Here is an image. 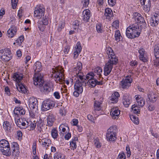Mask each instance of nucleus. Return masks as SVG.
I'll list each match as a JSON object with an SVG mask.
<instances>
[{"label":"nucleus","instance_id":"f257e3e1","mask_svg":"<svg viewBox=\"0 0 159 159\" xmlns=\"http://www.w3.org/2000/svg\"><path fill=\"white\" fill-rule=\"evenodd\" d=\"M106 50L109 59L105 66L104 72V75L105 76H107L111 72L113 65H116L118 63V59L115 55L113 50L111 48H107Z\"/></svg>","mask_w":159,"mask_h":159},{"label":"nucleus","instance_id":"f03ea898","mask_svg":"<svg viewBox=\"0 0 159 159\" xmlns=\"http://www.w3.org/2000/svg\"><path fill=\"white\" fill-rule=\"evenodd\" d=\"M33 80L34 85L39 87L41 92L48 93L51 91V85L49 83L44 81L43 76L40 74H35Z\"/></svg>","mask_w":159,"mask_h":159},{"label":"nucleus","instance_id":"7ed1b4c3","mask_svg":"<svg viewBox=\"0 0 159 159\" xmlns=\"http://www.w3.org/2000/svg\"><path fill=\"white\" fill-rule=\"evenodd\" d=\"M140 31L139 25L137 23H135L127 28L126 31V36L130 39L137 37L140 35Z\"/></svg>","mask_w":159,"mask_h":159},{"label":"nucleus","instance_id":"20e7f679","mask_svg":"<svg viewBox=\"0 0 159 159\" xmlns=\"http://www.w3.org/2000/svg\"><path fill=\"white\" fill-rule=\"evenodd\" d=\"M10 50L8 48L0 50V59L2 61L7 62L12 58Z\"/></svg>","mask_w":159,"mask_h":159},{"label":"nucleus","instance_id":"39448f33","mask_svg":"<svg viewBox=\"0 0 159 159\" xmlns=\"http://www.w3.org/2000/svg\"><path fill=\"white\" fill-rule=\"evenodd\" d=\"M45 8L43 6H37L34 9V16L38 19L41 18L44 15Z\"/></svg>","mask_w":159,"mask_h":159},{"label":"nucleus","instance_id":"423d86ee","mask_svg":"<svg viewBox=\"0 0 159 159\" xmlns=\"http://www.w3.org/2000/svg\"><path fill=\"white\" fill-rule=\"evenodd\" d=\"M60 71V70L55 71L53 74L54 76L56 78V81L57 82L61 84L65 82L67 85H68L69 84V81L63 79V75L62 73Z\"/></svg>","mask_w":159,"mask_h":159},{"label":"nucleus","instance_id":"0eeeda50","mask_svg":"<svg viewBox=\"0 0 159 159\" xmlns=\"http://www.w3.org/2000/svg\"><path fill=\"white\" fill-rule=\"evenodd\" d=\"M55 105L53 102L49 100H46L42 103L41 110L43 111H46L53 107Z\"/></svg>","mask_w":159,"mask_h":159},{"label":"nucleus","instance_id":"6e6552de","mask_svg":"<svg viewBox=\"0 0 159 159\" xmlns=\"http://www.w3.org/2000/svg\"><path fill=\"white\" fill-rule=\"evenodd\" d=\"M130 77L127 76L123 79L120 82V86L123 89H127L130 86L132 82V79Z\"/></svg>","mask_w":159,"mask_h":159},{"label":"nucleus","instance_id":"1a4fd4ad","mask_svg":"<svg viewBox=\"0 0 159 159\" xmlns=\"http://www.w3.org/2000/svg\"><path fill=\"white\" fill-rule=\"evenodd\" d=\"M83 86L82 84L80 83L79 80L76 82L74 85L75 91L73 93L75 96L78 97L80 94L82 93L83 91Z\"/></svg>","mask_w":159,"mask_h":159},{"label":"nucleus","instance_id":"9d476101","mask_svg":"<svg viewBox=\"0 0 159 159\" xmlns=\"http://www.w3.org/2000/svg\"><path fill=\"white\" fill-rule=\"evenodd\" d=\"M133 18L135 21H137V23H138L142 24L140 26L145 27L146 25V23L143 17L141 15L137 12H135L133 14Z\"/></svg>","mask_w":159,"mask_h":159},{"label":"nucleus","instance_id":"9b49d317","mask_svg":"<svg viewBox=\"0 0 159 159\" xmlns=\"http://www.w3.org/2000/svg\"><path fill=\"white\" fill-rule=\"evenodd\" d=\"M11 151L13 156H17L19 154V147L18 143L16 142H13L11 144Z\"/></svg>","mask_w":159,"mask_h":159},{"label":"nucleus","instance_id":"f8f14e48","mask_svg":"<svg viewBox=\"0 0 159 159\" xmlns=\"http://www.w3.org/2000/svg\"><path fill=\"white\" fill-rule=\"evenodd\" d=\"M29 106L31 109H37L38 107V101L37 99L31 97L29 99Z\"/></svg>","mask_w":159,"mask_h":159},{"label":"nucleus","instance_id":"ddd939ff","mask_svg":"<svg viewBox=\"0 0 159 159\" xmlns=\"http://www.w3.org/2000/svg\"><path fill=\"white\" fill-rule=\"evenodd\" d=\"M150 24L152 26H155L158 24L159 21V14L155 13L150 19Z\"/></svg>","mask_w":159,"mask_h":159},{"label":"nucleus","instance_id":"4468645a","mask_svg":"<svg viewBox=\"0 0 159 159\" xmlns=\"http://www.w3.org/2000/svg\"><path fill=\"white\" fill-rule=\"evenodd\" d=\"M131 98L129 95L127 93L124 94L123 97V103L124 106L128 107L131 102Z\"/></svg>","mask_w":159,"mask_h":159},{"label":"nucleus","instance_id":"2eb2a0df","mask_svg":"<svg viewBox=\"0 0 159 159\" xmlns=\"http://www.w3.org/2000/svg\"><path fill=\"white\" fill-rule=\"evenodd\" d=\"M78 73H76L78 79L76 81V82L79 81L80 83L82 84L84 86H86V80L85 78V76L83 75V74L78 70Z\"/></svg>","mask_w":159,"mask_h":159},{"label":"nucleus","instance_id":"dca6fc26","mask_svg":"<svg viewBox=\"0 0 159 159\" xmlns=\"http://www.w3.org/2000/svg\"><path fill=\"white\" fill-rule=\"evenodd\" d=\"M48 125L51 126L53 125V123L56 120L55 116L52 113H49L47 118Z\"/></svg>","mask_w":159,"mask_h":159},{"label":"nucleus","instance_id":"f3484780","mask_svg":"<svg viewBox=\"0 0 159 159\" xmlns=\"http://www.w3.org/2000/svg\"><path fill=\"white\" fill-rule=\"evenodd\" d=\"M94 76H96L98 79H101L102 80L103 78L102 77V70L101 67L98 66L95 68L94 70Z\"/></svg>","mask_w":159,"mask_h":159},{"label":"nucleus","instance_id":"a211bd4d","mask_svg":"<svg viewBox=\"0 0 159 159\" xmlns=\"http://www.w3.org/2000/svg\"><path fill=\"white\" fill-rule=\"evenodd\" d=\"M75 51L74 53V59H76L80 53L82 49V48L80 42H77L75 48Z\"/></svg>","mask_w":159,"mask_h":159},{"label":"nucleus","instance_id":"6ab92c4d","mask_svg":"<svg viewBox=\"0 0 159 159\" xmlns=\"http://www.w3.org/2000/svg\"><path fill=\"white\" fill-rule=\"evenodd\" d=\"M16 27L14 25H12L7 30V34L9 37L12 38L16 34Z\"/></svg>","mask_w":159,"mask_h":159},{"label":"nucleus","instance_id":"aec40b11","mask_svg":"<svg viewBox=\"0 0 159 159\" xmlns=\"http://www.w3.org/2000/svg\"><path fill=\"white\" fill-rule=\"evenodd\" d=\"M120 111L116 108L111 109L110 115L113 119H117L119 116Z\"/></svg>","mask_w":159,"mask_h":159},{"label":"nucleus","instance_id":"412c9836","mask_svg":"<svg viewBox=\"0 0 159 159\" xmlns=\"http://www.w3.org/2000/svg\"><path fill=\"white\" fill-rule=\"evenodd\" d=\"M83 20L85 22L89 21L90 17V11L89 9L84 10L83 12Z\"/></svg>","mask_w":159,"mask_h":159},{"label":"nucleus","instance_id":"4be33fe9","mask_svg":"<svg viewBox=\"0 0 159 159\" xmlns=\"http://www.w3.org/2000/svg\"><path fill=\"white\" fill-rule=\"evenodd\" d=\"M15 114L18 116L20 114L21 115H23L25 113V110L22 107H16L14 111Z\"/></svg>","mask_w":159,"mask_h":159},{"label":"nucleus","instance_id":"5701e85b","mask_svg":"<svg viewBox=\"0 0 159 159\" xmlns=\"http://www.w3.org/2000/svg\"><path fill=\"white\" fill-rule=\"evenodd\" d=\"M138 52L140 54L139 59L140 60L144 62H147L148 61L147 58L144 57L145 52L144 49L142 48H141L139 50Z\"/></svg>","mask_w":159,"mask_h":159},{"label":"nucleus","instance_id":"b1692460","mask_svg":"<svg viewBox=\"0 0 159 159\" xmlns=\"http://www.w3.org/2000/svg\"><path fill=\"white\" fill-rule=\"evenodd\" d=\"M15 122L17 125L20 128L25 129L28 126V125L26 124V123L23 122L22 119L21 120L19 119L15 120Z\"/></svg>","mask_w":159,"mask_h":159},{"label":"nucleus","instance_id":"393cba45","mask_svg":"<svg viewBox=\"0 0 159 159\" xmlns=\"http://www.w3.org/2000/svg\"><path fill=\"white\" fill-rule=\"evenodd\" d=\"M3 129L6 131L10 132L11 130H13L11 126V123L7 121L3 122Z\"/></svg>","mask_w":159,"mask_h":159},{"label":"nucleus","instance_id":"a878e982","mask_svg":"<svg viewBox=\"0 0 159 159\" xmlns=\"http://www.w3.org/2000/svg\"><path fill=\"white\" fill-rule=\"evenodd\" d=\"M13 80L17 82L20 83V82L23 78V75L19 72H16L13 75Z\"/></svg>","mask_w":159,"mask_h":159},{"label":"nucleus","instance_id":"bb28decb","mask_svg":"<svg viewBox=\"0 0 159 159\" xmlns=\"http://www.w3.org/2000/svg\"><path fill=\"white\" fill-rule=\"evenodd\" d=\"M34 69L35 73L34 74H37L36 72H39L42 69V66L41 63L39 61H37L34 64L33 66ZM38 74H39V73Z\"/></svg>","mask_w":159,"mask_h":159},{"label":"nucleus","instance_id":"cd10ccee","mask_svg":"<svg viewBox=\"0 0 159 159\" xmlns=\"http://www.w3.org/2000/svg\"><path fill=\"white\" fill-rule=\"evenodd\" d=\"M0 150L2 152V154L7 156H9L11 154L10 147L4 148H0Z\"/></svg>","mask_w":159,"mask_h":159},{"label":"nucleus","instance_id":"c85d7f7f","mask_svg":"<svg viewBox=\"0 0 159 159\" xmlns=\"http://www.w3.org/2000/svg\"><path fill=\"white\" fill-rule=\"evenodd\" d=\"M120 97V94L117 92H115L114 93L112 94L110 98V100L112 101L113 103L117 102L118 100V98Z\"/></svg>","mask_w":159,"mask_h":159},{"label":"nucleus","instance_id":"c756f323","mask_svg":"<svg viewBox=\"0 0 159 159\" xmlns=\"http://www.w3.org/2000/svg\"><path fill=\"white\" fill-rule=\"evenodd\" d=\"M102 102L100 101H99L98 100H96L95 101L94 103V110L96 111H100L101 110L102 107L101 105L102 104Z\"/></svg>","mask_w":159,"mask_h":159},{"label":"nucleus","instance_id":"7c9ffc66","mask_svg":"<svg viewBox=\"0 0 159 159\" xmlns=\"http://www.w3.org/2000/svg\"><path fill=\"white\" fill-rule=\"evenodd\" d=\"M17 89L20 92L25 93L26 92V89L25 86L21 83H19L18 86H17Z\"/></svg>","mask_w":159,"mask_h":159},{"label":"nucleus","instance_id":"2f4dec72","mask_svg":"<svg viewBox=\"0 0 159 159\" xmlns=\"http://www.w3.org/2000/svg\"><path fill=\"white\" fill-rule=\"evenodd\" d=\"M158 95L156 93H152L148 96L150 101L152 102H155L157 99Z\"/></svg>","mask_w":159,"mask_h":159},{"label":"nucleus","instance_id":"473e14b6","mask_svg":"<svg viewBox=\"0 0 159 159\" xmlns=\"http://www.w3.org/2000/svg\"><path fill=\"white\" fill-rule=\"evenodd\" d=\"M153 53L156 59L159 58V44L156 45L154 47Z\"/></svg>","mask_w":159,"mask_h":159},{"label":"nucleus","instance_id":"72a5a7b5","mask_svg":"<svg viewBox=\"0 0 159 159\" xmlns=\"http://www.w3.org/2000/svg\"><path fill=\"white\" fill-rule=\"evenodd\" d=\"M106 137L107 140L111 141H114L117 139L116 134H113L109 133H107Z\"/></svg>","mask_w":159,"mask_h":159},{"label":"nucleus","instance_id":"f704fd0d","mask_svg":"<svg viewBox=\"0 0 159 159\" xmlns=\"http://www.w3.org/2000/svg\"><path fill=\"white\" fill-rule=\"evenodd\" d=\"M131 109L135 114H140V108L138 107L137 104L133 105L132 106Z\"/></svg>","mask_w":159,"mask_h":159},{"label":"nucleus","instance_id":"c9c22d12","mask_svg":"<svg viewBox=\"0 0 159 159\" xmlns=\"http://www.w3.org/2000/svg\"><path fill=\"white\" fill-rule=\"evenodd\" d=\"M10 146L8 142L5 139H2L0 141V148H4Z\"/></svg>","mask_w":159,"mask_h":159},{"label":"nucleus","instance_id":"e433bc0d","mask_svg":"<svg viewBox=\"0 0 159 159\" xmlns=\"http://www.w3.org/2000/svg\"><path fill=\"white\" fill-rule=\"evenodd\" d=\"M104 15L107 17H109L110 18L113 16V13L112 10L109 8L105 9Z\"/></svg>","mask_w":159,"mask_h":159},{"label":"nucleus","instance_id":"4c0bfd02","mask_svg":"<svg viewBox=\"0 0 159 159\" xmlns=\"http://www.w3.org/2000/svg\"><path fill=\"white\" fill-rule=\"evenodd\" d=\"M41 142L43 147L47 148L49 146V144H50L51 141L48 139H42Z\"/></svg>","mask_w":159,"mask_h":159},{"label":"nucleus","instance_id":"58836bf2","mask_svg":"<svg viewBox=\"0 0 159 159\" xmlns=\"http://www.w3.org/2000/svg\"><path fill=\"white\" fill-rule=\"evenodd\" d=\"M117 127L116 126H114L111 127L107 130V133L112 134H116Z\"/></svg>","mask_w":159,"mask_h":159},{"label":"nucleus","instance_id":"ea45409f","mask_svg":"<svg viewBox=\"0 0 159 159\" xmlns=\"http://www.w3.org/2000/svg\"><path fill=\"white\" fill-rule=\"evenodd\" d=\"M54 159H65V156L59 152H57L54 154Z\"/></svg>","mask_w":159,"mask_h":159},{"label":"nucleus","instance_id":"a19ab883","mask_svg":"<svg viewBox=\"0 0 159 159\" xmlns=\"http://www.w3.org/2000/svg\"><path fill=\"white\" fill-rule=\"evenodd\" d=\"M130 118L131 120L134 123L136 124H138L139 123V120L138 117L132 115L130 116Z\"/></svg>","mask_w":159,"mask_h":159},{"label":"nucleus","instance_id":"79ce46f5","mask_svg":"<svg viewBox=\"0 0 159 159\" xmlns=\"http://www.w3.org/2000/svg\"><path fill=\"white\" fill-rule=\"evenodd\" d=\"M51 134L54 139H57L58 136L57 130L55 128H53L51 131Z\"/></svg>","mask_w":159,"mask_h":159},{"label":"nucleus","instance_id":"37998d69","mask_svg":"<svg viewBox=\"0 0 159 159\" xmlns=\"http://www.w3.org/2000/svg\"><path fill=\"white\" fill-rule=\"evenodd\" d=\"M148 3L145 5L144 7V9L147 12H149L150 9L151 2L150 0H147Z\"/></svg>","mask_w":159,"mask_h":159},{"label":"nucleus","instance_id":"c03bdc74","mask_svg":"<svg viewBox=\"0 0 159 159\" xmlns=\"http://www.w3.org/2000/svg\"><path fill=\"white\" fill-rule=\"evenodd\" d=\"M96 79L93 78L91 80H89L87 83H89L90 84V87H94L97 85V83L96 82Z\"/></svg>","mask_w":159,"mask_h":159},{"label":"nucleus","instance_id":"a18cd8bd","mask_svg":"<svg viewBox=\"0 0 159 159\" xmlns=\"http://www.w3.org/2000/svg\"><path fill=\"white\" fill-rule=\"evenodd\" d=\"M45 126V125H43L41 123H40L39 122L37 123V127L38 129V131L40 133H41L43 131V127Z\"/></svg>","mask_w":159,"mask_h":159},{"label":"nucleus","instance_id":"49530a36","mask_svg":"<svg viewBox=\"0 0 159 159\" xmlns=\"http://www.w3.org/2000/svg\"><path fill=\"white\" fill-rule=\"evenodd\" d=\"M94 144L96 148H99L101 146V145L100 142L98 138H96L94 141Z\"/></svg>","mask_w":159,"mask_h":159},{"label":"nucleus","instance_id":"de8ad7c7","mask_svg":"<svg viewBox=\"0 0 159 159\" xmlns=\"http://www.w3.org/2000/svg\"><path fill=\"white\" fill-rule=\"evenodd\" d=\"M65 24L64 21H60L59 22V23L58 27L57 29V30L58 31H61L62 29L64 28Z\"/></svg>","mask_w":159,"mask_h":159},{"label":"nucleus","instance_id":"09e8293b","mask_svg":"<svg viewBox=\"0 0 159 159\" xmlns=\"http://www.w3.org/2000/svg\"><path fill=\"white\" fill-rule=\"evenodd\" d=\"M77 67H75L74 68V71H77V69L79 71H80L82 68V63L80 62H78L77 64Z\"/></svg>","mask_w":159,"mask_h":159},{"label":"nucleus","instance_id":"8fccbe9b","mask_svg":"<svg viewBox=\"0 0 159 159\" xmlns=\"http://www.w3.org/2000/svg\"><path fill=\"white\" fill-rule=\"evenodd\" d=\"M94 74L93 72H91L88 74L86 76V79L88 80H91L94 77Z\"/></svg>","mask_w":159,"mask_h":159},{"label":"nucleus","instance_id":"3c124183","mask_svg":"<svg viewBox=\"0 0 159 159\" xmlns=\"http://www.w3.org/2000/svg\"><path fill=\"white\" fill-rule=\"evenodd\" d=\"M138 105L139 106L143 107L145 104V100L143 98H140V99L137 102Z\"/></svg>","mask_w":159,"mask_h":159},{"label":"nucleus","instance_id":"603ef678","mask_svg":"<svg viewBox=\"0 0 159 159\" xmlns=\"http://www.w3.org/2000/svg\"><path fill=\"white\" fill-rule=\"evenodd\" d=\"M24 36L21 35L16 40V43H18L19 45H21L22 43L24 41Z\"/></svg>","mask_w":159,"mask_h":159},{"label":"nucleus","instance_id":"864d4df0","mask_svg":"<svg viewBox=\"0 0 159 159\" xmlns=\"http://www.w3.org/2000/svg\"><path fill=\"white\" fill-rule=\"evenodd\" d=\"M96 30L99 33H101L102 31V27L101 24H97L96 26Z\"/></svg>","mask_w":159,"mask_h":159},{"label":"nucleus","instance_id":"5fc2aeb1","mask_svg":"<svg viewBox=\"0 0 159 159\" xmlns=\"http://www.w3.org/2000/svg\"><path fill=\"white\" fill-rule=\"evenodd\" d=\"M80 22L77 20H75L73 23V28L75 29H78Z\"/></svg>","mask_w":159,"mask_h":159},{"label":"nucleus","instance_id":"6e6d98bb","mask_svg":"<svg viewBox=\"0 0 159 159\" xmlns=\"http://www.w3.org/2000/svg\"><path fill=\"white\" fill-rule=\"evenodd\" d=\"M48 17L45 16H43V19H42V22L41 23L44 24V25H46L48 24Z\"/></svg>","mask_w":159,"mask_h":159},{"label":"nucleus","instance_id":"4d7b16f0","mask_svg":"<svg viewBox=\"0 0 159 159\" xmlns=\"http://www.w3.org/2000/svg\"><path fill=\"white\" fill-rule=\"evenodd\" d=\"M18 2V0H11L12 7L13 9L16 8Z\"/></svg>","mask_w":159,"mask_h":159},{"label":"nucleus","instance_id":"13d9d810","mask_svg":"<svg viewBox=\"0 0 159 159\" xmlns=\"http://www.w3.org/2000/svg\"><path fill=\"white\" fill-rule=\"evenodd\" d=\"M120 36L121 35L119 31L118 30L116 32L115 34V38L116 40H118V41H120Z\"/></svg>","mask_w":159,"mask_h":159},{"label":"nucleus","instance_id":"bf43d9fd","mask_svg":"<svg viewBox=\"0 0 159 159\" xmlns=\"http://www.w3.org/2000/svg\"><path fill=\"white\" fill-rule=\"evenodd\" d=\"M22 133L21 131H18L17 132L16 137L18 138V140H20L22 139Z\"/></svg>","mask_w":159,"mask_h":159},{"label":"nucleus","instance_id":"052dcab7","mask_svg":"<svg viewBox=\"0 0 159 159\" xmlns=\"http://www.w3.org/2000/svg\"><path fill=\"white\" fill-rule=\"evenodd\" d=\"M89 0H82V3L84 7H87L89 4Z\"/></svg>","mask_w":159,"mask_h":159},{"label":"nucleus","instance_id":"680f3d73","mask_svg":"<svg viewBox=\"0 0 159 159\" xmlns=\"http://www.w3.org/2000/svg\"><path fill=\"white\" fill-rule=\"evenodd\" d=\"M116 0H108L109 5L111 7H113L116 3Z\"/></svg>","mask_w":159,"mask_h":159},{"label":"nucleus","instance_id":"e2e57ef3","mask_svg":"<svg viewBox=\"0 0 159 159\" xmlns=\"http://www.w3.org/2000/svg\"><path fill=\"white\" fill-rule=\"evenodd\" d=\"M70 146L72 147L73 149L74 150L76 148V143L75 141H71L70 142Z\"/></svg>","mask_w":159,"mask_h":159},{"label":"nucleus","instance_id":"0e129e2a","mask_svg":"<svg viewBox=\"0 0 159 159\" xmlns=\"http://www.w3.org/2000/svg\"><path fill=\"white\" fill-rule=\"evenodd\" d=\"M45 25L44 24L42 23H39L38 25V27L39 29V30L42 31H43L44 30Z\"/></svg>","mask_w":159,"mask_h":159},{"label":"nucleus","instance_id":"69168bd1","mask_svg":"<svg viewBox=\"0 0 159 159\" xmlns=\"http://www.w3.org/2000/svg\"><path fill=\"white\" fill-rule=\"evenodd\" d=\"M119 21L118 20H116L113 22L112 23V26L116 29L119 27Z\"/></svg>","mask_w":159,"mask_h":159},{"label":"nucleus","instance_id":"338daca9","mask_svg":"<svg viewBox=\"0 0 159 159\" xmlns=\"http://www.w3.org/2000/svg\"><path fill=\"white\" fill-rule=\"evenodd\" d=\"M36 125L35 123L31 122L30 125V130H34L36 127Z\"/></svg>","mask_w":159,"mask_h":159},{"label":"nucleus","instance_id":"774afa93","mask_svg":"<svg viewBox=\"0 0 159 159\" xmlns=\"http://www.w3.org/2000/svg\"><path fill=\"white\" fill-rule=\"evenodd\" d=\"M126 156L124 153H120L118 156L119 159H125Z\"/></svg>","mask_w":159,"mask_h":159}]
</instances>
